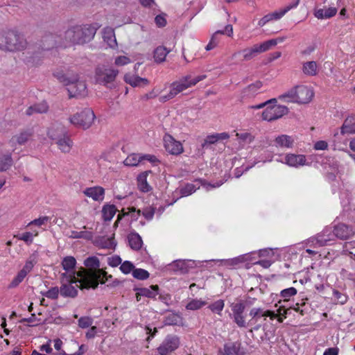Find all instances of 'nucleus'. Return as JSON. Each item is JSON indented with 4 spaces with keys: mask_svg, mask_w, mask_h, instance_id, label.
Segmentation results:
<instances>
[{
    "mask_svg": "<svg viewBox=\"0 0 355 355\" xmlns=\"http://www.w3.org/2000/svg\"><path fill=\"white\" fill-rule=\"evenodd\" d=\"M303 71L304 73L309 76H314L317 73V64L315 62L311 61L306 62L303 67Z\"/></svg>",
    "mask_w": 355,
    "mask_h": 355,
    "instance_id": "obj_47",
    "label": "nucleus"
},
{
    "mask_svg": "<svg viewBox=\"0 0 355 355\" xmlns=\"http://www.w3.org/2000/svg\"><path fill=\"white\" fill-rule=\"evenodd\" d=\"M334 237L331 228H325L315 237H311L308 240V244L311 247H321L328 244V242L334 241Z\"/></svg>",
    "mask_w": 355,
    "mask_h": 355,
    "instance_id": "obj_14",
    "label": "nucleus"
},
{
    "mask_svg": "<svg viewBox=\"0 0 355 355\" xmlns=\"http://www.w3.org/2000/svg\"><path fill=\"white\" fill-rule=\"evenodd\" d=\"M207 77L206 75H198L193 76L191 73L183 76L180 79L170 84L169 92L166 94H161L158 89H153L152 92L146 94L147 98H153L159 96V101L162 103L166 102L183 91L195 86L200 81L203 80Z\"/></svg>",
    "mask_w": 355,
    "mask_h": 355,
    "instance_id": "obj_2",
    "label": "nucleus"
},
{
    "mask_svg": "<svg viewBox=\"0 0 355 355\" xmlns=\"http://www.w3.org/2000/svg\"><path fill=\"white\" fill-rule=\"evenodd\" d=\"M62 286H60V294L63 297H74L78 294L77 288L83 289L80 286L79 278H74L72 281L67 282L60 278Z\"/></svg>",
    "mask_w": 355,
    "mask_h": 355,
    "instance_id": "obj_15",
    "label": "nucleus"
},
{
    "mask_svg": "<svg viewBox=\"0 0 355 355\" xmlns=\"http://www.w3.org/2000/svg\"><path fill=\"white\" fill-rule=\"evenodd\" d=\"M49 107L45 102H42L33 106L29 107L26 110V114L27 115H32L34 113H45L48 111Z\"/></svg>",
    "mask_w": 355,
    "mask_h": 355,
    "instance_id": "obj_38",
    "label": "nucleus"
},
{
    "mask_svg": "<svg viewBox=\"0 0 355 355\" xmlns=\"http://www.w3.org/2000/svg\"><path fill=\"white\" fill-rule=\"evenodd\" d=\"M163 140L164 148L168 153L178 155L183 153L184 149L181 142L175 140L171 135H165Z\"/></svg>",
    "mask_w": 355,
    "mask_h": 355,
    "instance_id": "obj_17",
    "label": "nucleus"
},
{
    "mask_svg": "<svg viewBox=\"0 0 355 355\" xmlns=\"http://www.w3.org/2000/svg\"><path fill=\"white\" fill-rule=\"evenodd\" d=\"M83 193L95 201L101 202L104 199L105 189L99 186L86 188Z\"/></svg>",
    "mask_w": 355,
    "mask_h": 355,
    "instance_id": "obj_24",
    "label": "nucleus"
},
{
    "mask_svg": "<svg viewBox=\"0 0 355 355\" xmlns=\"http://www.w3.org/2000/svg\"><path fill=\"white\" fill-rule=\"evenodd\" d=\"M141 162V154L139 153H131L123 161L124 165L127 166H137Z\"/></svg>",
    "mask_w": 355,
    "mask_h": 355,
    "instance_id": "obj_39",
    "label": "nucleus"
},
{
    "mask_svg": "<svg viewBox=\"0 0 355 355\" xmlns=\"http://www.w3.org/2000/svg\"><path fill=\"white\" fill-rule=\"evenodd\" d=\"M181 317L176 313H171L165 317L164 324L166 325H177L181 322Z\"/></svg>",
    "mask_w": 355,
    "mask_h": 355,
    "instance_id": "obj_50",
    "label": "nucleus"
},
{
    "mask_svg": "<svg viewBox=\"0 0 355 355\" xmlns=\"http://www.w3.org/2000/svg\"><path fill=\"white\" fill-rule=\"evenodd\" d=\"M277 161L293 168H300L307 165L306 156L300 154L288 153L284 156V160Z\"/></svg>",
    "mask_w": 355,
    "mask_h": 355,
    "instance_id": "obj_18",
    "label": "nucleus"
},
{
    "mask_svg": "<svg viewBox=\"0 0 355 355\" xmlns=\"http://www.w3.org/2000/svg\"><path fill=\"white\" fill-rule=\"evenodd\" d=\"M121 259L119 256L114 255L107 259L108 264L112 267H116L121 263Z\"/></svg>",
    "mask_w": 355,
    "mask_h": 355,
    "instance_id": "obj_63",
    "label": "nucleus"
},
{
    "mask_svg": "<svg viewBox=\"0 0 355 355\" xmlns=\"http://www.w3.org/2000/svg\"><path fill=\"white\" fill-rule=\"evenodd\" d=\"M26 275H26L24 272L19 270L17 275L12 279V280L9 284L8 288H14L18 286L19 284L24 281Z\"/></svg>",
    "mask_w": 355,
    "mask_h": 355,
    "instance_id": "obj_48",
    "label": "nucleus"
},
{
    "mask_svg": "<svg viewBox=\"0 0 355 355\" xmlns=\"http://www.w3.org/2000/svg\"><path fill=\"white\" fill-rule=\"evenodd\" d=\"M294 139L287 135H282L274 140V146L280 148H291L294 144Z\"/></svg>",
    "mask_w": 355,
    "mask_h": 355,
    "instance_id": "obj_27",
    "label": "nucleus"
},
{
    "mask_svg": "<svg viewBox=\"0 0 355 355\" xmlns=\"http://www.w3.org/2000/svg\"><path fill=\"white\" fill-rule=\"evenodd\" d=\"M119 73L118 69L112 67H98L95 70L96 82L108 88H112Z\"/></svg>",
    "mask_w": 355,
    "mask_h": 355,
    "instance_id": "obj_8",
    "label": "nucleus"
},
{
    "mask_svg": "<svg viewBox=\"0 0 355 355\" xmlns=\"http://www.w3.org/2000/svg\"><path fill=\"white\" fill-rule=\"evenodd\" d=\"M70 237L73 239H85L87 240H90L92 239V234L89 232L86 231H81V232H77V231H71Z\"/></svg>",
    "mask_w": 355,
    "mask_h": 355,
    "instance_id": "obj_52",
    "label": "nucleus"
},
{
    "mask_svg": "<svg viewBox=\"0 0 355 355\" xmlns=\"http://www.w3.org/2000/svg\"><path fill=\"white\" fill-rule=\"evenodd\" d=\"M286 42V44H291L294 42V40L292 37L288 36H282L277 37L275 38H272L262 42H260L259 44H277L278 43Z\"/></svg>",
    "mask_w": 355,
    "mask_h": 355,
    "instance_id": "obj_43",
    "label": "nucleus"
},
{
    "mask_svg": "<svg viewBox=\"0 0 355 355\" xmlns=\"http://www.w3.org/2000/svg\"><path fill=\"white\" fill-rule=\"evenodd\" d=\"M333 234L334 237L346 240L355 234V227L345 223H339L334 227Z\"/></svg>",
    "mask_w": 355,
    "mask_h": 355,
    "instance_id": "obj_20",
    "label": "nucleus"
},
{
    "mask_svg": "<svg viewBox=\"0 0 355 355\" xmlns=\"http://www.w3.org/2000/svg\"><path fill=\"white\" fill-rule=\"evenodd\" d=\"M98 27L97 23L71 26L64 33L65 41L71 44H86L94 37Z\"/></svg>",
    "mask_w": 355,
    "mask_h": 355,
    "instance_id": "obj_3",
    "label": "nucleus"
},
{
    "mask_svg": "<svg viewBox=\"0 0 355 355\" xmlns=\"http://www.w3.org/2000/svg\"><path fill=\"white\" fill-rule=\"evenodd\" d=\"M149 173H150V171H146L140 173L137 177V187L141 192L147 193L152 189L147 182V177Z\"/></svg>",
    "mask_w": 355,
    "mask_h": 355,
    "instance_id": "obj_32",
    "label": "nucleus"
},
{
    "mask_svg": "<svg viewBox=\"0 0 355 355\" xmlns=\"http://www.w3.org/2000/svg\"><path fill=\"white\" fill-rule=\"evenodd\" d=\"M28 44L24 35L17 30H8L0 33V44Z\"/></svg>",
    "mask_w": 355,
    "mask_h": 355,
    "instance_id": "obj_12",
    "label": "nucleus"
},
{
    "mask_svg": "<svg viewBox=\"0 0 355 355\" xmlns=\"http://www.w3.org/2000/svg\"><path fill=\"white\" fill-rule=\"evenodd\" d=\"M134 265L128 261H125L121 263L120 266V270L124 274H129L131 271L134 270Z\"/></svg>",
    "mask_w": 355,
    "mask_h": 355,
    "instance_id": "obj_59",
    "label": "nucleus"
},
{
    "mask_svg": "<svg viewBox=\"0 0 355 355\" xmlns=\"http://www.w3.org/2000/svg\"><path fill=\"white\" fill-rule=\"evenodd\" d=\"M194 262L191 260H176L169 265V269L181 273L187 272L192 268Z\"/></svg>",
    "mask_w": 355,
    "mask_h": 355,
    "instance_id": "obj_26",
    "label": "nucleus"
},
{
    "mask_svg": "<svg viewBox=\"0 0 355 355\" xmlns=\"http://www.w3.org/2000/svg\"><path fill=\"white\" fill-rule=\"evenodd\" d=\"M59 293H60L59 288L55 286L50 288L47 291L42 292L41 293L43 296L46 297L47 298L55 300L58 298Z\"/></svg>",
    "mask_w": 355,
    "mask_h": 355,
    "instance_id": "obj_56",
    "label": "nucleus"
},
{
    "mask_svg": "<svg viewBox=\"0 0 355 355\" xmlns=\"http://www.w3.org/2000/svg\"><path fill=\"white\" fill-rule=\"evenodd\" d=\"M297 293V291L294 287H290L286 289L282 290L280 292L279 296L283 299L284 302H288L290 299L295 296Z\"/></svg>",
    "mask_w": 355,
    "mask_h": 355,
    "instance_id": "obj_46",
    "label": "nucleus"
},
{
    "mask_svg": "<svg viewBox=\"0 0 355 355\" xmlns=\"http://www.w3.org/2000/svg\"><path fill=\"white\" fill-rule=\"evenodd\" d=\"M38 236L37 231H33V232H26L21 234L17 235L16 237L21 241H24L28 245L31 244L33 242V237Z\"/></svg>",
    "mask_w": 355,
    "mask_h": 355,
    "instance_id": "obj_44",
    "label": "nucleus"
},
{
    "mask_svg": "<svg viewBox=\"0 0 355 355\" xmlns=\"http://www.w3.org/2000/svg\"><path fill=\"white\" fill-rule=\"evenodd\" d=\"M236 137L239 143L242 146L250 144L254 139V136L248 132H237Z\"/></svg>",
    "mask_w": 355,
    "mask_h": 355,
    "instance_id": "obj_41",
    "label": "nucleus"
},
{
    "mask_svg": "<svg viewBox=\"0 0 355 355\" xmlns=\"http://www.w3.org/2000/svg\"><path fill=\"white\" fill-rule=\"evenodd\" d=\"M132 62V60L126 55H118L114 58V64L116 67H123Z\"/></svg>",
    "mask_w": 355,
    "mask_h": 355,
    "instance_id": "obj_55",
    "label": "nucleus"
},
{
    "mask_svg": "<svg viewBox=\"0 0 355 355\" xmlns=\"http://www.w3.org/2000/svg\"><path fill=\"white\" fill-rule=\"evenodd\" d=\"M225 306V302L222 300H218L209 306V309L218 315H221V312Z\"/></svg>",
    "mask_w": 355,
    "mask_h": 355,
    "instance_id": "obj_51",
    "label": "nucleus"
},
{
    "mask_svg": "<svg viewBox=\"0 0 355 355\" xmlns=\"http://www.w3.org/2000/svg\"><path fill=\"white\" fill-rule=\"evenodd\" d=\"M218 355H243L241 352V343H225L222 349L218 350Z\"/></svg>",
    "mask_w": 355,
    "mask_h": 355,
    "instance_id": "obj_22",
    "label": "nucleus"
},
{
    "mask_svg": "<svg viewBox=\"0 0 355 355\" xmlns=\"http://www.w3.org/2000/svg\"><path fill=\"white\" fill-rule=\"evenodd\" d=\"M102 37L107 44H118L115 37L114 30L109 26L104 28L102 31Z\"/></svg>",
    "mask_w": 355,
    "mask_h": 355,
    "instance_id": "obj_35",
    "label": "nucleus"
},
{
    "mask_svg": "<svg viewBox=\"0 0 355 355\" xmlns=\"http://www.w3.org/2000/svg\"><path fill=\"white\" fill-rule=\"evenodd\" d=\"M85 268L78 270L80 287L82 288H96L99 283L105 284L112 275L100 268L101 264L98 257L92 256L84 261Z\"/></svg>",
    "mask_w": 355,
    "mask_h": 355,
    "instance_id": "obj_1",
    "label": "nucleus"
},
{
    "mask_svg": "<svg viewBox=\"0 0 355 355\" xmlns=\"http://www.w3.org/2000/svg\"><path fill=\"white\" fill-rule=\"evenodd\" d=\"M96 243L98 246L109 250H114L116 246V242L112 236H101L96 239Z\"/></svg>",
    "mask_w": 355,
    "mask_h": 355,
    "instance_id": "obj_31",
    "label": "nucleus"
},
{
    "mask_svg": "<svg viewBox=\"0 0 355 355\" xmlns=\"http://www.w3.org/2000/svg\"><path fill=\"white\" fill-rule=\"evenodd\" d=\"M95 119V114L90 108H85L69 117L71 124L83 130L89 128Z\"/></svg>",
    "mask_w": 355,
    "mask_h": 355,
    "instance_id": "obj_7",
    "label": "nucleus"
},
{
    "mask_svg": "<svg viewBox=\"0 0 355 355\" xmlns=\"http://www.w3.org/2000/svg\"><path fill=\"white\" fill-rule=\"evenodd\" d=\"M222 183H217L216 184H211L209 183H202L200 180H196L193 183L187 184L185 186L180 189V193L182 196H188L194 193L197 189L200 187V185L203 186L206 190L219 187Z\"/></svg>",
    "mask_w": 355,
    "mask_h": 355,
    "instance_id": "obj_16",
    "label": "nucleus"
},
{
    "mask_svg": "<svg viewBox=\"0 0 355 355\" xmlns=\"http://www.w3.org/2000/svg\"><path fill=\"white\" fill-rule=\"evenodd\" d=\"M272 101L264 110L262 113V118L263 120L270 121L281 118L282 116L288 112V109L286 106L277 105Z\"/></svg>",
    "mask_w": 355,
    "mask_h": 355,
    "instance_id": "obj_11",
    "label": "nucleus"
},
{
    "mask_svg": "<svg viewBox=\"0 0 355 355\" xmlns=\"http://www.w3.org/2000/svg\"><path fill=\"white\" fill-rule=\"evenodd\" d=\"M128 211L124 212L123 215H130L131 218L134 220H137L141 214L140 209H136L135 207L128 208Z\"/></svg>",
    "mask_w": 355,
    "mask_h": 355,
    "instance_id": "obj_62",
    "label": "nucleus"
},
{
    "mask_svg": "<svg viewBox=\"0 0 355 355\" xmlns=\"http://www.w3.org/2000/svg\"><path fill=\"white\" fill-rule=\"evenodd\" d=\"M263 84L261 81H256L250 84L242 91L243 98H253L259 93L260 89L262 87Z\"/></svg>",
    "mask_w": 355,
    "mask_h": 355,
    "instance_id": "obj_28",
    "label": "nucleus"
},
{
    "mask_svg": "<svg viewBox=\"0 0 355 355\" xmlns=\"http://www.w3.org/2000/svg\"><path fill=\"white\" fill-rule=\"evenodd\" d=\"M53 76L60 83L67 86L70 98L83 97L87 95L86 83L79 79L78 74H65L62 71H56L53 73Z\"/></svg>",
    "mask_w": 355,
    "mask_h": 355,
    "instance_id": "obj_4",
    "label": "nucleus"
},
{
    "mask_svg": "<svg viewBox=\"0 0 355 355\" xmlns=\"http://www.w3.org/2000/svg\"><path fill=\"white\" fill-rule=\"evenodd\" d=\"M76 265V260L72 256H67L63 258L61 262V266L64 272L60 274V278H63L67 282L72 281L74 278H79L78 277V271H76L75 268Z\"/></svg>",
    "mask_w": 355,
    "mask_h": 355,
    "instance_id": "obj_10",
    "label": "nucleus"
},
{
    "mask_svg": "<svg viewBox=\"0 0 355 355\" xmlns=\"http://www.w3.org/2000/svg\"><path fill=\"white\" fill-rule=\"evenodd\" d=\"M231 308L232 314L244 313L245 305L243 302H239L238 303L232 304Z\"/></svg>",
    "mask_w": 355,
    "mask_h": 355,
    "instance_id": "obj_58",
    "label": "nucleus"
},
{
    "mask_svg": "<svg viewBox=\"0 0 355 355\" xmlns=\"http://www.w3.org/2000/svg\"><path fill=\"white\" fill-rule=\"evenodd\" d=\"M116 211V208L113 205H105L102 209V216L105 220L110 221L112 219Z\"/></svg>",
    "mask_w": 355,
    "mask_h": 355,
    "instance_id": "obj_40",
    "label": "nucleus"
},
{
    "mask_svg": "<svg viewBox=\"0 0 355 355\" xmlns=\"http://www.w3.org/2000/svg\"><path fill=\"white\" fill-rule=\"evenodd\" d=\"M342 135L355 134V116H349L345 119L340 128Z\"/></svg>",
    "mask_w": 355,
    "mask_h": 355,
    "instance_id": "obj_33",
    "label": "nucleus"
},
{
    "mask_svg": "<svg viewBox=\"0 0 355 355\" xmlns=\"http://www.w3.org/2000/svg\"><path fill=\"white\" fill-rule=\"evenodd\" d=\"M41 42L43 44H58L61 42V38L55 34L48 33L42 37Z\"/></svg>",
    "mask_w": 355,
    "mask_h": 355,
    "instance_id": "obj_42",
    "label": "nucleus"
},
{
    "mask_svg": "<svg viewBox=\"0 0 355 355\" xmlns=\"http://www.w3.org/2000/svg\"><path fill=\"white\" fill-rule=\"evenodd\" d=\"M37 263V259L35 256L32 255L26 260L24 267L21 270L26 275H28L33 268Z\"/></svg>",
    "mask_w": 355,
    "mask_h": 355,
    "instance_id": "obj_49",
    "label": "nucleus"
},
{
    "mask_svg": "<svg viewBox=\"0 0 355 355\" xmlns=\"http://www.w3.org/2000/svg\"><path fill=\"white\" fill-rule=\"evenodd\" d=\"M124 81L131 85L132 87H144L148 85L149 81L148 79L141 78L137 75L127 73L124 76Z\"/></svg>",
    "mask_w": 355,
    "mask_h": 355,
    "instance_id": "obj_25",
    "label": "nucleus"
},
{
    "mask_svg": "<svg viewBox=\"0 0 355 355\" xmlns=\"http://www.w3.org/2000/svg\"><path fill=\"white\" fill-rule=\"evenodd\" d=\"M250 316L251 319L247 323V327H251L250 331L252 332L253 331H258L261 327V324L259 322L261 318H263L264 320H266L267 317L273 320L276 318L277 315L272 311H264L261 308H253L250 311Z\"/></svg>",
    "mask_w": 355,
    "mask_h": 355,
    "instance_id": "obj_9",
    "label": "nucleus"
},
{
    "mask_svg": "<svg viewBox=\"0 0 355 355\" xmlns=\"http://www.w3.org/2000/svg\"><path fill=\"white\" fill-rule=\"evenodd\" d=\"M155 22L158 27H164L166 25V19L164 17V15H157L155 18Z\"/></svg>",
    "mask_w": 355,
    "mask_h": 355,
    "instance_id": "obj_64",
    "label": "nucleus"
},
{
    "mask_svg": "<svg viewBox=\"0 0 355 355\" xmlns=\"http://www.w3.org/2000/svg\"><path fill=\"white\" fill-rule=\"evenodd\" d=\"M171 51L165 46H157L154 50V59L157 62H162L165 60L167 54Z\"/></svg>",
    "mask_w": 355,
    "mask_h": 355,
    "instance_id": "obj_37",
    "label": "nucleus"
},
{
    "mask_svg": "<svg viewBox=\"0 0 355 355\" xmlns=\"http://www.w3.org/2000/svg\"><path fill=\"white\" fill-rule=\"evenodd\" d=\"M32 137V132L31 130H24L18 134L13 135L6 144L7 147L10 148V150L14 151L16 149L17 145H24Z\"/></svg>",
    "mask_w": 355,
    "mask_h": 355,
    "instance_id": "obj_19",
    "label": "nucleus"
},
{
    "mask_svg": "<svg viewBox=\"0 0 355 355\" xmlns=\"http://www.w3.org/2000/svg\"><path fill=\"white\" fill-rule=\"evenodd\" d=\"M128 239L129 245L132 249L138 250L141 248L143 241L141 236L137 233H130L128 236Z\"/></svg>",
    "mask_w": 355,
    "mask_h": 355,
    "instance_id": "obj_36",
    "label": "nucleus"
},
{
    "mask_svg": "<svg viewBox=\"0 0 355 355\" xmlns=\"http://www.w3.org/2000/svg\"><path fill=\"white\" fill-rule=\"evenodd\" d=\"M51 220V218L49 216H42L38 218L34 219L33 220L31 221L28 226L31 225H36L38 227H41L44 225H46L49 220Z\"/></svg>",
    "mask_w": 355,
    "mask_h": 355,
    "instance_id": "obj_57",
    "label": "nucleus"
},
{
    "mask_svg": "<svg viewBox=\"0 0 355 355\" xmlns=\"http://www.w3.org/2000/svg\"><path fill=\"white\" fill-rule=\"evenodd\" d=\"M206 304L207 302L204 300L199 299H193L187 303V304L186 305V309L190 311H196L200 309Z\"/></svg>",
    "mask_w": 355,
    "mask_h": 355,
    "instance_id": "obj_45",
    "label": "nucleus"
},
{
    "mask_svg": "<svg viewBox=\"0 0 355 355\" xmlns=\"http://www.w3.org/2000/svg\"><path fill=\"white\" fill-rule=\"evenodd\" d=\"M232 318L234 320V322L237 324L239 327H247V322L245 320V317L244 315V313H240V314H232Z\"/></svg>",
    "mask_w": 355,
    "mask_h": 355,
    "instance_id": "obj_54",
    "label": "nucleus"
},
{
    "mask_svg": "<svg viewBox=\"0 0 355 355\" xmlns=\"http://www.w3.org/2000/svg\"><path fill=\"white\" fill-rule=\"evenodd\" d=\"M313 94L311 88L300 85L282 95L280 98L288 103H308L311 101Z\"/></svg>",
    "mask_w": 355,
    "mask_h": 355,
    "instance_id": "obj_6",
    "label": "nucleus"
},
{
    "mask_svg": "<svg viewBox=\"0 0 355 355\" xmlns=\"http://www.w3.org/2000/svg\"><path fill=\"white\" fill-rule=\"evenodd\" d=\"M337 12V8L330 7L326 10L320 8V9H315L314 10V16L317 17L318 19H329L334 15H336Z\"/></svg>",
    "mask_w": 355,
    "mask_h": 355,
    "instance_id": "obj_34",
    "label": "nucleus"
},
{
    "mask_svg": "<svg viewBox=\"0 0 355 355\" xmlns=\"http://www.w3.org/2000/svg\"><path fill=\"white\" fill-rule=\"evenodd\" d=\"M93 320L89 317H81L78 320V326L80 328L85 329L90 327L92 324Z\"/></svg>",
    "mask_w": 355,
    "mask_h": 355,
    "instance_id": "obj_60",
    "label": "nucleus"
},
{
    "mask_svg": "<svg viewBox=\"0 0 355 355\" xmlns=\"http://www.w3.org/2000/svg\"><path fill=\"white\" fill-rule=\"evenodd\" d=\"M159 287L157 285H153L148 288H140L137 291V300H140V296H144L149 298H154L158 295Z\"/></svg>",
    "mask_w": 355,
    "mask_h": 355,
    "instance_id": "obj_29",
    "label": "nucleus"
},
{
    "mask_svg": "<svg viewBox=\"0 0 355 355\" xmlns=\"http://www.w3.org/2000/svg\"><path fill=\"white\" fill-rule=\"evenodd\" d=\"M48 136L55 140L58 148L63 153H69L72 147L73 142L66 135L65 128L60 124H53L48 130Z\"/></svg>",
    "mask_w": 355,
    "mask_h": 355,
    "instance_id": "obj_5",
    "label": "nucleus"
},
{
    "mask_svg": "<svg viewBox=\"0 0 355 355\" xmlns=\"http://www.w3.org/2000/svg\"><path fill=\"white\" fill-rule=\"evenodd\" d=\"M132 276L137 279L144 280L148 278L149 273L144 269L137 268L132 270Z\"/></svg>",
    "mask_w": 355,
    "mask_h": 355,
    "instance_id": "obj_53",
    "label": "nucleus"
},
{
    "mask_svg": "<svg viewBox=\"0 0 355 355\" xmlns=\"http://www.w3.org/2000/svg\"><path fill=\"white\" fill-rule=\"evenodd\" d=\"M10 148L6 145L0 151V171H6L12 165Z\"/></svg>",
    "mask_w": 355,
    "mask_h": 355,
    "instance_id": "obj_21",
    "label": "nucleus"
},
{
    "mask_svg": "<svg viewBox=\"0 0 355 355\" xmlns=\"http://www.w3.org/2000/svg\"><path fill=\"white\" fill-rule=\"evenodd\" d=\"M180 345V340L178 336L168 335L162 344L157 347V352L160 355H169Z\"/></svg>",
    "mask_w": 355,
    "mask_h": 355,
    "instance_id": "obj_13",
    "label": "nucleus"
},
{
    "mask_svg": "<svg viewBox=\"0 0 355 355\" xmlns=\"http://www.w3.org/2000/svg\"><path fill=\"white\" fill-rule=\"evenodd\" d=\"M270 46H254L243 51L242 54L245 59L250 60L261 52L269 50Z\"/></svg>",
    "mask_w": 355,
    "mask_h": 355,
    "instance_id": "obj_30",
    "label": "nucleus"
},
{
    "mask_svg": "<svg viewBox=\"0 0 355 355\" xmlns=\"http://www.w3.org/2000/svg\"><path fill=\"white\" fill-rule=\"evenodd\" d=\"M141 213L146 219L150 220L154 216L155 209L152 207H147L143 209Z\"/></svg>",
    "mask_w": 355,
    "mask_h": 355,
    "instance_id": "obj_61",
    "label": "nucleus"
},
{
    "mask_svg": "<svg viewBox=\"0 0 355 355\" xmlns=\"http://www.w3.org/2000/svg\"><path fill=\"white\" fill-rule=\"evenodd\" d=\"M254 254H246L243 255L239 256L237 257H234L232 259H222L220 260L223 266H225L228 268H233L236 266L241 263H243L245 261H252L254 259L252 257V255Z\"/></svg>",
    "mask_w": 355,
    "mask_h": 355,
    "instance_id": "obj_23",
    "label": "nucleus"
}]
</instances>
